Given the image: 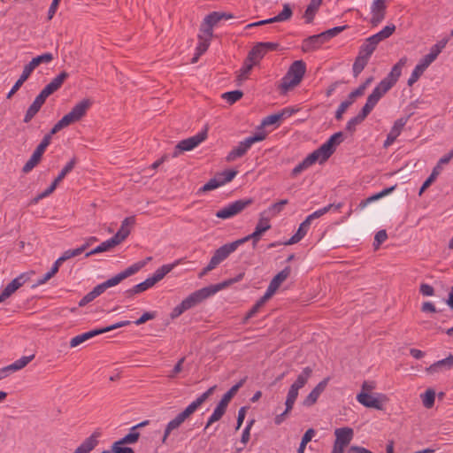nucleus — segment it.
Instances as JSON below:
<instances>
[{
  "label": "nucleus",
  "instance_id": "a878e982",
  "mask_svg": "<svg viewBox=\"0 0 453 453\" xmlns=\"http://www.w3.org/2000/svg\"><path fill=\"white\" fill-rule=\"evenodd\" d=\"M378 44L379 42L372 36L366 38L359 48L358 55L370 59Z\"/></svg>",
  "mask_w": 453,
  "mask_h": 453
},
{
  "label": "nucleus",
  "instance_id": "412c9836",
  "mask_svg": "<svg viewBox=\"0 0 453 453\" xmlns=\"http://www.w3.org/2000/svg\"><path fill=\"white\" fill-rule=\"evenodd\" d=\"M135 222L134 217H127L122 222L120 228L118 232L112 236L115 241H118V243H121L125 241L130 234L129 227L132 226Z\"/></svg>",
  "mask_w": 453,
  "mask_h": 453
},
{
  "label": "nucleus",
  "instance_id": "e433bc0d",
  "mask_svg": "<svg viewBox=\"0 0 453 453\" xmlns=\"http://www.w3.org/2000/svg\"><path fill=\"white\" fill-rule=\"evenodd\" d=\"M139 438L140 433L131 427L130 432L115 442L123 446L127 444H134L138 441Z\"/></svg>",
  "mask_w": 453,
  "mask_h": 453
},
{
  "label": "nucleus",
  "instance_id": "c756f323",
  "mask_svg": "<svg viewBox=\"0 0 453 453\" xmlns=\"http://www.w3.org/2000/svg\"><path fill=\"white\" fill-rule=\"evenodd\" d=\"M322 2L323 0H311L303 13V18L305 19V22L307 24H310L313 21L317 12L322 4Z\"/></svg>",
  "mask_w": 453,
  "mask_h": 453
},
{
  "label": "nucleus",
  "instance_id": "4be33fe9",
  "mask_svg": "<svg viewBox=\"0 0 453 453\" xmlns=\"http://www.w3.org/2000/svg\"><path fill=\"white\" fill-rule=\"evenodd\" d=\"M334 151L331 150L327 145L323 143L319 149L315 150L313 152L309 154L308 156L311 157V160L315 164L316 162H319V164H323L326 162Z\"/></svg>",
  "mask_w": 453,
  "mask_h": 453
},
{
  "label": "nucleus",
  "instance_id": "473e14b6",
  "mask_svg": "<svg viewBox=\"0 0 453 453\" xmlns=\"http://www.w3.org/2000/svg\"><path fill=\"white\" fill-rule=\"evenodd\" d=\"M153 287L149 278H147L144 281L134 286L132 288H129L125 291V295L127 298H132L134 296L140 294L150 288Z\"/></svg>",
  "mask_w": 453,
  "mask_h": 453
},
{
  "label": "nucleus",
  "instance_id": "cd10ccee",
  "mask_svg": "<svg viewBox=\"0 0 453 453\" xmlns=\"http://www.w3.org/2000/svg\"><path fill=\"white\" fill-rule=\"evenodd\" d=\"M34 358L35 355L22 357L21 358L16 360L14 363L3 367V369L4 370L6 376H8L11 372H17L27 366L28 363L31 362Z\"/></svg>",
  "mask_w": 453,
  "mask_h": 453
},
{
  "label": "nucleus",
  "instance_id": "de8ad7c7",
  "mask_svg": "<svg viewBox=\"0 0 453 453\" xmlns=\"http://www.w3.org/2000/svg\"><path fill=\"white\" fill-rule=\"evenodd\" d=\"M298 392L299 389L290 386L285 402V405L287 406V411H290L293 409L295 402L298 396Z\"/></svg>",
  "mask_w": 453,
  "mask_h": 453
},
{
  "label": "nucleus",
  "instance_id": "6e6552de",
  "mask_svg": "<svg viewBox=\"0 0 453 453\" xmlns=\"http://www.w3.org/2000/svg\"><path fill=\"white\" fill-rule=\"evenodd\" d=\"M253 203L254 200L252 198L236 200L218 211L216 212V217L222 219L233 218L234 216L241 213Z\"/></svg>",
  "mask_w": 453,
  "mask_h": 453
},
{
  "label": "nucleus",
  "instance_id": "4468645a",
  "mask_svg": "<svg viewBox=\"0 0 453 453\" xmlns=\"http://www.w3.org/2000/svg\"><path fill=\"white\" fill-rule=\"evenodd\" d=\"M91 105L92 101L90 99H83L76 104L64 117L65 119H67L68 123L71 125L81 119V118L86 115Z\"/></svg>",
  "mask_w": 453,
  "mask_h": 453
},
{
  "label": "nucleus",
  "instance_id": "69168bd1",
  "mask_svg": "<svg viewBox=\"0 0 453 453\" xmlns=\"http://www.w3.org/2000/svg\"><path fill=\"white\" fill-rule=\"evenodd\" d=\"M246 381V378L242 379L238 383L234 385L223 396L229 402L236 395L238 390L243 386Z\"/></svg>",
  "mask_w": 453,
  "mask_h": 453
},
{
  "label": "nucleus",
  "instance_id": "603ef678",
  "mask_svg": "<svg viewBox=\"0 0 453 453\" xmlns=\"http://www.w3.org/2000/svg\"><path fill=\"white\" fill-rule=\"evenodd\" d=\"M225 413L226 411L216 406L212 414L208 418L203 431L205 432L214 422L219 421L224 416Z\"/></svg>",
  "mask_w": 453,
  "mask_h": 453
},
{
  "label": "nucleus",
  "instance_id": "6e6d98bb",
  "mask_svg": "<svg viewBox=\"0 0 453 453\" xmlns=\"http://www.w3.org/2000/svg\"><path fill=\"white\" fill-rule=\"evenodd\" d=\"M435 400V392L434 389L428 388L422 395L423 405L430 409L434 406Z\"/></svg>",
  "mask_w": 453,
  "mask_h": 453
},
{
  "label": "nucleus",
  "instance_id": "72a5a7b5",
  "mask_svg": "<svg viewBox=\"0 0 453 453\" xmlns=\"http://www.w3.org/2000/svg\"><path fill=\"white\" fill-rule=\"evenodd\" d=\"M312 374V369L310 366L304 367L302 372L297 376L296 381L291 385L292 387L300 389L305 386Z\"/></svg>",
  "mask_w": 453,
  "mask_h": 453
},
{
  "label": "nucleus",
  "instance_id": "f03ea898",
  "mask_svg": "<svg viewBox=\"0 0 453 453\" xmlns=\"http://www.w3.org/2000/svg\"><path fill=\"white\" fill-rule=\"evenodd\" d=\"M348 26L334 27L328 30H326L320 34L313 35L305 38L302 42V50L304 52H310L316 50L322 44L326 43L332 38L338 35L340 33L344 31Z\"/></svg>",
  "mask_w": 453,
  "mask_h": 453
},
{
  "label": "nucleus",
  "instance_id": "5701e85b",
  "mask_svg": "<svg viewBox=\"0 0 453 453\" xmlns=\"http://www.w3.org/2000/svg\"><path fill=\"white\" fill-rule=\"evenodd\" d=\"M453 368V355L449 354L446 358L439 360L432 364L426 368L428 373H435L443 370H450Z\"/></svg>",
  "mask_w": 453,
  "mask_h": 453
},
{
  "label": "nucleus",
  "instance_id": "c9c22d12",
  "mask_svg": "<svg viewBox=\"0 0 453 453\" xmlns=\"http://www.w3.org/2000/svg\"><path fill=\"white\" fill-rule=\"evenodd\" d=\"M181 425L182 423H180L179 419L176 418V417L173 418L171 421H169L168 424L165 426L164 431V434L161 440L162 443L166 444L167 439L169 435L172 434V432L178 429Z\"/></svg>",
  "mask_w": 453,
  "mask_h": 453
},
{
  "label": "nucleus",
  "instance_id": "b1692460",
  "mask_svg": "<svg viewBox=\"0 0 453 453\" xmlns=\"http://www.w3.org/2000/svg\"><path fill=\"white\" fill-rule=\"evenodd\" d=\"M334 435H335V441H334L335 442L347 447L349 444V442L351 441L354 433H353V429L350 427H342V428L335 429Z\"/></svg>",
  "mask_w": 453,
  "mask_h": 453
},
{
  "label": "nucleus",
  "instance_id": "4c0bfd02",
  "mask_svg": "<svg viewBox=\"0 0 453 453\" xmlns=\"http://www.w3.org/2000/svg\"><path fill=\"white\" fill-rule=\"evenodd\" d=\"M254 65H257L254 63V61L249 60V57L247 56V58H245V60L243 62L242 67L239 71V74L237 75V80L239 81L246 80Z\"/></svg>",
  "mask_w": 453,
  "mask_h": 453
},
{
  "label": "nucleus",
  "instance_id": "ddd939ff",
  "mask_svg": "<svg viewBox=\"0 0 453 453\" xmlns=\"http://www.w3.org/2000/svg\"><path fill=\"white\" fill-rule=\"evenodd\" d=\"M145 265V262H137L131 266L127 267L124 271L120 272L119 273L116 274L112 278L105 280L104 283L106 285V288L114 287L120 283L125 279L135 274L137 272H139L143 266Z\"/></svg>",
  "mask_w": 453,
  "mask_h": 453
},
{
  "label": "nucleus",
  "instance_id": "338daca9",
  "mask_svg": "<svg viewBox=\"0 0 453 453\" xmlns=\"http://www.w3.org/2000/svg\"><path fill=\"white\" fill-rule=\"evenodd\" d=\"M199 43L196 49L197 55L202 56L209 48L210 41L209 39L203 38V35H199Z\"/></svg>",
  "mask_w": 453,
  "mask_h": 453
},
{
  "label": "nucleus",
  "instance_id": "f257e3e1",
  "mask_svg": "<svg viewBox=\"0 0 453 453\" xmlns=\"http://www.w3.org/2000/svg\"><path fill=\"white\" fill-rule=\"evenodd\" d=\"M407 58L403 57L399 61L392 67L390 73L385 77L380 82L373 88L370 94L377 102L389 91L392 87L396 83L402 74V69L407 63Z\"/></svg>",
  "mask_w": 453,
  "mask_h": 453
},
{
  "label": "nucleus",
  "instance_id": "37998d69",
  "mask_svg": "<svg viewBox=\"0 0 453 453\" xmlns=\"http://www.w3.org/2000/svg\"><path fill=\"white\" fill-rule=\"evenodd\" d=\"M269 299L263 296L262 297H260L257 302L256 303L252 306V308L247 312L246 316L244 317V321L253 318L254 316H256V314L260 311V309L265 304V303L268 301Z\"/></svg>",
  "mask_w": 453,
  "mask_h": 453
},
{
  "label": "nucleus",
  "instance_id": "79ce46f5",
  "mask_svg": "<svg viewBox=\"0 0 453 453\" xmlns=\"http://www.w3.org/2000/svg\"><path fill=\"white\" fill-rule=\"evenodd\" d=\"M42 104L34 100L32 104L28 107L23 119L24 123H29L33 118L39 112Z\"/></svg>",
  "mask_w": 453,
  "mask_h": 453
},
{
  "label": "nucleus",
  "instance_id": "13d9d810",
  "mask_svg": "<svg viewBox=\"0 0 453 453\" xmlns=\"http://www.w3.org/2000/svg\"><path fill=\"white\" fill-rule=\"evenodd\" d=\"M70 124L67 121V119H65L63 117L60 120H58L51 128L49 134H45L44 136H49L50 142H51L52 135L62 130L63 128L68 127Z\"/></svg>",
  "mask_w": 453,
  "mask_h": 453
},
{
  "label": "nucleus",
  "instance_id": "8fccbe9b",
  "mask_svg": "<svg viewBox=\"0 0 453 453\" xmlns=\"http://www.w3.org/2000/svg\"><path fill=\"white\" fill-rule=\"evenodd\" d=\"M288 203V200H287V199L280 200L278 203L272 204L267 209V211H264L263 213H264V215L265 213H267L270 216H275L278 213H280L283 210L284 206Z\"/></svg>",
  "mask_w": 453,
  "mask_h": 453
},
{
  "label": "nucleus",
  "instance_id": "393cba45",
  "mask_svg": "<svg viewBox=\"0 0 453 453\" xmlns=\"http://www.w3.org/2000/svg\"><path fill=\"white\" fill-rule=\"evenodd\" d=\"M311 221L309 219H305L299 226L296 233L287 242H285L284 245H292L300 242L307 234Z\"/></svg>",
  "mask_w": 453,
  "mask_h": 453
},
{
  "label": "nucleus",
  "instance_id": "0eeeda50",
  "mask_svg": "<svg viewBox=\"0 0 453 453\" xmlns=\"http://www.w3.org/2000/svg\"><path fill=\"white\" fill-rule=\"evenodd\" d=\"M377 104L378 102L369 95L366 103L358 112V114L351 118L347 122L345 128L346 131L351 134H354L356 132L357 126L360 125L367 118V116L371 113Z\"/></svg>",
  "mask_w": 453,
  "mask_h": 453
},
{
  "label": "nucleus",
  "instance_id": "423d86ee",
  "mask_svg": "<svg viewBox=\"0 0 453 453\" xmlns=\"http://www.w3.org/2000/svg\"><path fill=\"white\" fill-rule=\"evenodd\" d=\"M130 323L131 322L129 320H123V321L115 323L113 325H111L109 326L90 330L88 332H86V333H83L81 334L76 335L75 337L71 339V341H70V347L71 348H75V347L79 346L80 344L85 342L86 341H88V340H89V339H91V338H93V337H95L96 335H99V334H102L104 333H107V332L112 331V330L117 329V328H120V327L128 326V325H130Z\"/></svg>",
  "mask_w": 453,
  "mask_h": 453
},
{
  "label": "nucleus",
  "instance_id": "09e8293b",
  "mask_svg": "<svg viewBox=\"0 0 453 453\" xmlns=\"http://www.w3.org/2000/svg\"><path fill=\"white\" fill-rule=\"evenodd\" d=\"M439 173H440V165H436L433 169L429 177L423 182V184L419 189V195H421L423 192H425V190L427 189L432 185V183L435 180V179L437 178Z\"/></svg>",
  "mask_w": 453,
  "mask_h": 453
},
{
  "label": "nucleus",
  "instance_id": "2eb2a0df",
  "mask_svg": "<svg viewBox=\"0 0 453 453\" xmlns=\"http://www.w3.org/2000/svg\"><path fill=\"white\" fill-rule=\"evenodd\" d=\"M357 400L367 408L382 411L384 409L383 402L387 400V396L385 395H380L379 397H374L369 393L360 392L357 395Z\"/></svg>",
  "mask_w": 453,
  "mask_h": 453
},
{
  "label": "nucleus",
  "instance_id": "a18cd8bd",
  "mask_svg": "<svg viewBox=\"0 0 453 453\" xmlns=\"http://www.w3.org/2000/svg\"><path fill=\"white\" fill-rule=\"evenodd\" d=\"M53 59H54L53 54L50 52H46V53L39 55L35 58H33L29 63L35 69L41 64H48V63L51 62Z\"/></svg>",
  "mask_w": 453,
  "mask_h": 453
},
{
  "label": "nucleus",
  "instance_id": "bf43d9fd",
  "mask_svg": "<svg viewBox=\"0 0 453 453\" xmlns=\"http://www.w3.org/2000/svg\"><path fill=\"white\" fill-rule=\"evenodd\" d=\"M236 170H226L219 173L217 176L220 181L221 186L230 182L237 174Z\"/></svg>",
  "mask_w": 453,
  "mask_h": 453
},
{
  "label": "nucleus",
  "instance_id": "1a4fd4ad",
  "mask_svg": "<svg viewBox=\"0 0 453 453\" xmlns=\"http://www.w3.org/2000/svg\"><path fill=\"white\" fill-rule=\"evenodd\" d=\"M207 138V129L199 132L194 136L184 139L177 143L173 152V157H177L184 151H189L197 147Z\"/></svg>",
  "mask_w": 453,
  "mask_h": 453
},
{
  "label": "nucleus",
  "instance_id": "f8f14e48",
  "mask_svg": "<svg viewBox=\"0 0 453 453\" xmlns=\"http://www.w3.org/2000/svg\"><path fill=\"white\" fill-rule=\"evenodd\" d=\"M145 265V262H137L131 266L127 267L124 271L120 272L119 273L116 274L112 278L105 280L104 283L106 285V288L114 287L120 283L125 279L135 274L137 272H139L143 266Z\"/></svg>",
  "mask_w": 453,
  "mask_h": 453
},
{
  "label": "nucleus",
  "instance_id": "58836bf2",
  "mask_svg": "<svg viewBox=\"0 0 453 453\" xmlns=\"http://www.w3.org/2000/svg\"><path fill=\"white\" fill-rule=\"evenodd\" d=\"M342 206V203H338V204H334V203H330L316 211H314L313 213L310 214L307 219H309L311 222L312 220L316 219H319L320 218L321 216L325 215L326 213H327L328 211H330L333 208L334 210H339L341 207Z\"/></svg>",
  "mask_w": 453,
  "mask_h": 453
},
{
  "label": "nucleus",
  "instance_id": "39448f33",
  "mask_svg": "<svg viewBox=\"0 0 453 453\" xmlns=\"http://www.w3.org/2000/svg\"><path fill=\"white\" fill-rule=\"evenodd\" d=\"M266 134L264 132L256 133L254 135L249 136L243 141L240 142L238 146L233 149L226 156V159L228 162L234 161L236 158L243 157L248 150L256 142L264 141Z\"/></svg>",
  "mask_w": 453,
  "mask_h": 453
},
{
  "label": "nucleus",
  "instance_id": "dca6fc26",
  "mask_svg": "<svg viewBox=\"0 0 453 453\" xmlns=\"http://www.w3.org/2000/svg\"><path fill=\"white\" fill-rule=\"evenodd\" d=\"M29 280L27 273H21L15 279H13L7 286L3 289L0 294V299L4 302L9 298L13 293H15L20 287H22Z\"/></svg>",
  "mask_w": 453,
  "mask_h": 453
},
{
  "label": "nucleus",
  "instance_id": "052dcab7",
  "mask_svg": "<svg viewBox=\"0 0 453 453\" xmlns=\"http://www.w3.org/2000/svg\"><path fill=\"white\" fill-rule=\"evenodd\" d=\"M448 42L449 39L447 38L439 41L437 43L432 46L429 54L434 55V58L436 59L441 50L446 47Z\"/></svg>",
  "mask_w": 453,
  "mask_h": 453
},
{
  "label": "nucleus",
  "instance_id": "3c124183",
  "mask_svg": "<svg viewBox=\"0 0 453 453\" xmlns=\"http://www.w3.org/2000/svg\"><path fill=\"white\" fill-rule=\"evenodd\" d=\"M225 413L226 411L216 406L212 414L208 418L203 431L205 432L214 422L219 421L224 416Z\"/></svg>",
  "mask_w": 453,
  "mask_h": 453
},
{
  "label": "nucleus",
  "instance_id": "5fc2aeb1",
  "mask_svg": "<svg viewBox=\"0 0 453 453\" xmlns=\"http://www.w3.org/2000/svg\"><path fill=\"white\" fill-rule=\"evenodd\" d=\"M343 141V133L337 132L330 136V138L325 142L333 151H335L336 146Z\"/></svg>",
  "mask_w": 453,
  "mask_h": 453
},
{
  "label": "nucleus",
  "instance_id": "864d4df0",
  "mask_svg": "<svg viewBox=\"0 0 453 453\" xmlns=\"http://www.w3.org/2000/svg\"><path fill=\"white\" fill-rule=\"evenodd\" d=\"M225 413L226 411L216 406L212 414L208 418L203 431L205 432L214 422L219 421L224 416Z\"/></svg>",
  "mask_w": 453,
  "mask_h": 453
},
{
  "label": "nucleus",
  "instance_id": "a211bd4d",
  "mask_svg": "<svg viewBox=\"0 0 453 453\" xmlns=\"http://www.w3.org/2000/svg\"><path fill=\"white\" fill-rule=\"evenodd\" d=\"M208 297L210 296L207 293V290L205 288H203L191 293L188 296L182 300V303L187 310H189L196 307Z\"/></svg>",
  "mask_w": 453,
  "mask_h": 453
},
{
  "label": "nucleus",
  "instance_id": "ea45409f",
  "mask_svg": "<svg viewBox=\"0 0 453 453\" xmlns=\"http://www.w3.org/2000/svg\"><path fill=\"white\" fill-rule=\"evenodd\" d=\"M370 59L364 58L363 56L357 55L352 70H353V76L357 77L361 72L365 69V67L367 65Z\"/></svg>",
  "mask_w": 453,
  "mask_h": 453
},
{
  "label": "nucleus",
  "instance_id": "49530a36",
  "mask_svg": "<svg viewBox=\"0 0 453 453\" xmlns=\"http://www.w3.org/2000/svg\"><path fill=\"white\" fill-rule=\"evenodd\" d=\"M314 163L311 160V157L307 156L301 163H299L291 172V177H296L302 172L309 168Z\"/></svg>",
  "mask_w": 453,
  "mask_h": 453
},
{
  "label": "nucleus",
  "instance_id": "680f3d73",
  "mask_svg": "<svg viewBox=\"0 0 453 453\" xmlns=\"http://www.w3.org/2000/svg\"><path fill=\"white\" fill-rule=\"evenodd\" d=\"M425 71L426 70L423 69L420 65H417L414 70L412 71L410 78L408 79V86L411 87L414 83H416Z\"/></svg>",
  "mask_w": 453,
  "mask_h": 453
},
{
  "label": "nucleus",
  "instance_id": "f3484780",
  "mask_svg": "<svg viewBox=\"0 0 453 453\" xmlns=\"http://www.w3.org/2000/svg\"><path fill=\"white\" fill-rule=\"evenodd\" d=\"M372 17L370 20L372 27H377L384 19L386 14V1L374 0L371 8Z\"/></svg>",
  "mask_w": 453,
  "mask_h": 453
},
{
  "label": "nucleus",
  "instance_id": "c85d7f7f",
  "mask_svg": "<svg viewBox=\"0 0 453 453\" xmlns=\"http://www.w3.org/2000/svg\"><path fill=\"white\" fill-rule=\"evenodd\" d=\"M178 264V262L173 264H168L164 265L158 269L156 270V272L153 273L152 276L149 277V280H150L151 284L154 286L156 283L159 282L161 280L164 279V277L169 273Z\"/></svg>",
  "mask_w": 453,
  "mask_h": 453
},
{
  "label": "nucleus",
  "instance_id": "c03bdc74",
  "mask_svg": "<svg viewBox=\"0 0 453 453\" xmlns=\"http://www.w3.org/2000/svg\"><path fill=\"white\" fill-rule=\"evenodd\" d=\"M395 26L391 24V25H388L386 26L382 30H380V32H378L377 34L372 35L379 43L388 38L390 35H393V33L395 32Z\"/></svg>",
  "mask_w": 453,
  "mask_h": 453
},
{
  "label": "nucleus",
  "instance_id": "9b49d317",
  "mask_svg": "<svg viewBox=\"0 0 453 453\" xmlns=\"http://www.w3.org/2000/svg\"><path fill=\"white\" fill-rule=\"evenodd\" d=\"M50 138L49 136H43L42 140L39 143V145L34 150L30 158L27 161V163L22 167V172L24 173H30L41 161L45 150L50 145Z\"/></svg>",
  "mask_w": 453,
  "mask_h": 453
},
{
  "label": "nucleus",
  "instance_id": "e2e57ef3",
  "mask_svg": "<svg viewBox=\"0 0 453 453\" xmlns=\"http://www.w3.org/2000/svg\"><path fill=\"white\" fill-rule=\"evenodd\" d=\"M220 181L218 178V176L211 179L207 183H205L202 188L199 189V193L201 192H207L213 189H216L217 188L220 187Z\"/></svg>",
  "mask_w": 453,
  "mask_h": 453
},
{
  "label": "nucleus",
  "instance_id": "6ab92c4d",
  "mask_svg": "<svg viewBox=\"0 0 453 453\" xmlns=\"http://www.w3.org/2000/svg\"><path fill=\"white\" fill-rule=\"evenodd\" d=\"M409 118L410 116L400 118L395 121L394 126L388 134L387 139L384 142V147L387 148L395 141V139L400 135L403 127L406 125Z\"/></svg>",
  "mask_w": 453,
  "mask_h": 453
},
{
  "label": "nucleus",
  "instance_id": "a19ab883",
  "mask_svg": "<svg viewBox=\"0 0 453 453\" xmlns=\"http://www.w3.org/2000/svg\"><path fill=\"white\" fill-rule=\"evenodd\" d=\"M265 54V50L258 47V43H256L248 53L249 60H252L257 65Z\"/></svg>",
  "mask_w": 453,
  "mask_h": 453
},
{
  "label": "nucleus",
  "instance_id": "2f4dec72",
  "mask_svg": "<svg viewBox=\"0 0 453 453\" xmlns=\"http://www.w3.org/2000/svg\"><path fill=\"white\" fill-rule=\"evenodd\" d=\"M234 15L228 12H212L205 16L204 19L212 27L216 26L222 19H233Z\"/></svg>",
  "mask_w": 453,
  "mask_h": 453
},
{
  "label": "nucleus",
  "instance_id": "0e129e2a",
  "mask_svg": "<svg viewBox=\"0 0 453 453\" xmlns=\"http://www.w3.org/2000/svg\"><path fill=\"white\" fill-rule=\"evenodd\" d=\"M280 118L277 113L266 116L261 121L260 127H265L272 125H276L278 127L280 125Z\"/></svg>",
  "mask_w": 453,
  "mask_h": 453
},
{
  "label": "nucleus",
  "instance_id": "4d7b16f0",
  "mask_svg": "<svg viewBox=\"0 0 453 453\" xmlns=\"http://www.w3.org/2000/svg\"><path fill=\"white\" fill-rule=\"evenodd\" d=\"M243 96V92L241 90H233L226 92L222 95V98L225 99L228 104H233L240 100Z\"/></svg>",
  "mask_w": 453,
  "mask_h": 453
},
{
  "label": "nucleus",
  "instance_id": "bb28decb",
  "mask_svg": "<svg viewBox=\"0 0 453 453\" xmlns=\"http://www.w3.org/2000/svg\"><path fill=\"white\" fill-rule=\"evenodd\" d=\"M362 96V95H359V93H356V90H353L350 92L348 96V99L342 102L340 105L338 106V109L335 112V119L337 120H341L342 119V115L344 112L348 110V108L355 102V100L357 97Z\"/></svg>",
  "mask_w": 453,
  "mask_h": 453
},
{
  "label": "nucleus",
  "instance_id": "7ed1b4c3",
  "mask_svg": "<svg viewBox=\"0 0 453 453\" xmlns=\"http://www.w3.org/2000/svg\"><path fill=\"white\" fill-rule=\"evenodd\" d=\"M306 72V64L303 60H296L290 65L288 73L282 78L280 88L282 93H287L297 86L303 80Z\"/></svg>",
  "mask_w": 453,
  "mask_h": 453
},
{
  "label": "nucleus",
  "instance_id": "aec40b11",
  "mask_svg": "<svg viewBox=\"0 0 453 453\" xmlns=\"http://www.w3.org/2000/svg\"><path fill=\"white\" fill-rule=\"evenodd\" d=\"M101 436V432L96 429L93 434L86 438L83 442L74 450L73 453H90L98 444V438Z\"/></svg>",
  "mask_w": 453,
  "mask_h": 453
},
{
  "label": "nucleus",
  "instance_id": "9d476101",
  "mask_svg": "<svg viewBox=\"0 0 453 453\" xmlns=\"http://www.w3.org/2000/svg\"><path fill=\"white\" fill-rule=\"evenodd\" d=\"M232 253V250L228 248L226 243L217 249L209 264L199 273L198 277L201 279L205 276L209 272L215 269L221 262L226 259Z\"/></svg>",
  "mask_w": 453,
  "mask_h": 453
},
{
  "label": "nucleus",
  "instance_id": "20e7f679",
  "mask_svg": "<svg viewBox=\"0 0 453 453\" xmlns=\"http://www.w3.org/2000/svg\"><path fill=\"white\" fill-rule=\"evenodd\" d=\"M270 228L271 225L269 224L268 219L265 218L264 213H261L260 219L257 224L255 230L252 234L243 238L238 239L233 242L226 243V245L232 250V252H234L239 246L242 245L243 243L247 242L250 240H252V246L253 249H255L257 242L260 240L263 234L265 233Z\"/></svg>",
  "mask_w": 453,
  "mask_h": 453
},
{
  "label": "nucleus",
  "instance_id": "f704fd0d",
  "mask_svg": "<svg viewBox=\"0 0 453 453\" xmlns=\"http://www.w3.org/2000/svg\"><path fill=\"white\" fill-rule=\"evenodd\" d=\"M293 15V11L289 5V4H283V10L275 17L270 18L272 23L274 22H283L289 19Z\"/></svg>",
  "mask_w": 453,
  "mask_h": 453
},
{
  "label": "nucleus",
  "instance_id": "7c9ffc66",
  "mask_svg": "<svg viewBox=\"0 0 453 453\" xmlns=\"http://www.w3.org/2000/svg\"><path fill=\"white\" fill-rule=\"evenodd\" d=\"M117 245H119L118 241H115V239L113 237H111L109 240L103 242L100 245H98L97 247H96L95 249L90 250L89 252H87L85 254V257H88L95 254L109 251L111 249H113L114 247H116Z\"/></svg>",
  "mask_w": 453,
  "mask_h": 453
},
{
  "label": "nucleus",
  "instance_id": "774afa93",
  "mask_svg": "<svg viewBox=\"0 0 453 453\" xmlns=\"http://www.w3.org/2000/svg\"><path fill=\"white\" fill-rule=\"evenodd\" d=\"M111 453H134L132 448L125 447L123 445L113 442L111 445Z\"/></svg>",
  "mask_w": 453,
  "mask_h": 453
}]
</instances>
